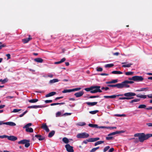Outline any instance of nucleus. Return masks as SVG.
<instances>
[{"instance_id": "nucleus-1", "label": "nucleus", "mask_w": 152, "mask_h": 152, "mask_svg": "<svg viewBox=\"0 0 152 152\" xmlns=\"http://www.w3.org/2000/svg\"><path fill=\"white\" fill-rule=\"evenodd\" d=\"M134 136L138 137L139 141L141 142L145 140H147L149 138L152 137V134H145L144 133H136L134 134Z\"/></svg>"}, {"instance_id": "nucleus-2", "label": "nucleus", "mask_w": 152, "mask_h": 152, "mask_svg": "<svg viewBox=\"0 0 152 152\" xmlns=\"http://www.w3.org/2000/svg\"><path fill=\"white\" fill-rule=\"evenodd\" d=\"M136 94L132 92H129L125 93L124 94V96H125V97H120L119 99L120 100L127 99L129 100L132 99L134 98L133 96H135Z\"/></svg>"}, {"instance_id": "nucleus-3", "label": "nucleus", "mask_w": 152, "mask_h": 152, "mask_svg": "<svg viewBox=\"0 0 152 152\" xmlns=\"http://www.w3.org/2000/svg\"><path fill=\"white\" fill-rule=\"evenodd\" d=\"M89 134L86 132L79 133L77 134L76 137L77 138H86L89 137Z\"/></svg>"}, {"instance_id": "nucleus-4", "label": "nucleus", "mask_w": 152, "mask_h": 152, "mask_svg": "<svg viewBox=\"0 0 152 152\" xmlns=\"http://www.w3.org/2000/svg\"><path fill=\"white\" fill-rule=\"evenodd\" d=\"M120 88H123L124 87L129 88L130 87L129 85H128V83L127 80H125L122 82L121 83H119Z\"/></svg>"}, {"instance_id": "nucleus-5", "label": "nucleus", "mask_w": 152, "mask_h": 152, "mask_svg": "<svg viewBox=\"0 0 152 152\" xmlns=\"http://www.w3.org/2000/svg\"><path fill=\"white\" fill-rule=\"evenodd\" d=\"M92 87H95L96 88H94V89H95L93 90H91L90 91V92L91 93H97L98 92H102V91L100 89V86H92Z\"/></svg>"}, {"instance_id": "nucleus-6", "label": "nucleus", "mask_w": 152, "mask_h": 152, "mask_svg": "<svg viewBox=\"0 0 152 152\" xmlns=\"http://www.w3.org/2000/svg\"><path fill=\"white\" fill-rule=\"evenodd\" d=\"M2 124H6L7 125L12 126H15L16 125V124L13 122H4L2 121H0V125Z\"/></svg>"}, {"instance_id": "nucleus-7", "label": "nucleus", "mask_w": 152, "mask_h": 152, "mask_svg": "<svg viewBox=\"0 0 152 152\" xmlns=\"http://www.w3.org/2000/svg\"><path fill=\"white\" fill-rule=\"evenodd\" d=\"M65 148L66 151L68 152H74L73 147L71 146L69 144H67L65 145Z\"/></svg>"}, {"instance_id": "nucleus-8", "label": "nucleus", "mask_w": 152, "mask_h": 152, "mask_svg": "<svg viewBox=\"0 0 152 152\" xmlns=\"http://www.w3.org/2000/svg\"><path fill=\"white\" fill-rule=\"evenodd\" d=\"M134 81H142L144 78L141 76H134Z\"/></svg>"}, {"instance_id": "nucleus-9", "label": "nucleus", "mask_w": 152, "mask_h": 152, "mask_svg": "<svg viewBox=\"0 0 152 152\" xmlns=\"http://www.w3.org/2000/svg\"><path fill=\"white\" fill-rule=\"evenodd\" d=\"M41 128L45 130L47 132H49L50 130L46 123H43L41 126Z\"/></svg>"}, {"instance_id": "nucleus-10", "label": "nucleus", "mask_w": 152, "mask_h": 152, "mask_svg": "<svg viewBox=\"0 0 152 152\" xmlns=\"http://www.w3.org/2000/svg\"><path fill=\"white\" fill-rule=\"evenodd\" d=\"M88 125L89 126L92 128H95L99 129H104V128H105L104 126H99L97 124H89Z\"/></svg>"}, {"instance_id": "nucleus-11", "label": "nucleus", "mask_w": 152, "mask_h": 152, "mask_svg": "<svg viewBox=\"0 0 152 152\" xmlns=\"http://www.w3.org/2000/svg\"><path fill=\"white\" fill-rule=\"evenodd\" d=\"M124 131L123 130L120 131H117L109 134H108V136H112L118 134L124 133Z\"/></svg>"}, {"instance_id": "nucleus-12", "label": "nucleus", "mask_w": 152, "mask_h": 152, "mask_svg": "<svg viewBox=\"0 0 152 152\" xmlns=\"http://www.w3.org/2000/svg\"><path fill=\"white\" fill-rule=\"evenodd\" d=\"M7 139L9 140L12 141H15L17 140V137L14 136H8Z\"/></svg>"}, {"instance_id": "nucleus-13", "label": "nucleus", "mask_w": 152, "mask_h": 152, "mask_svg": "<svg viewBox=\"0 0 152 152\" xmlns=\"http://www.w3.org/2000/svg\"><path fill=\"white\" fill-rule=\"evenodd\" d=\"M45 107H46V106H44L41 105H33L28 106V108H41Z\"/></svg>"}, {"instance_id": "nucleus-14", "label": "nucleus", "mask_w": 152, "mask_h": 152, "mask_svg": "<svg viewBox=\"0 0 152 152\" xmlns=\"http://www.w3.org/2000/svg\"><path fill=\"white\" fill-rule=\"evenodd\" d=\"M84 94L83 91H80L75 94L74 95L77 97H79L82 96Z\"/></svg>"}, {"instance_id": "nucleus-15", "label": "nucleus", "mask_w": 152, "mask_h": 152, "mask_svg": "<svg viewBox=\"0 0 152 152\" xmlns=\"http://www.w3.org/2000/svg\"><path fill=\"white\" fill-rule=\"evenodd\" d=\"M118 82V79H115V80H113L110 81H107L106 82V83L107 84L115 83H117Z\"/></svg>"}, {"instance_id": "nucleus-16", "label": "nucleus", "mask_w": 152, "mask_h": 152, "mask_svg": "<svg viewBox=\"0 0 152 152\" xmlns=\"http://www.w3.org/2000/svg\"><path fill=\"white\" fill-rule=\"evenodd\" d=\"M56 94V92L54 91L51 92L45 95V97H48L54 95Z\"/></svg>"}, {"instance_id": "nucleus-17", "label": "nucleus", "mask_w": 152, "mask_h": 152, "mask_svg": "<svg viewBox=\"0 0 152 152\" xmlns=\"http://www.w3.org/2000/svg\"><path fill=\"white\" fill-rule=\"evenodd\" d=\"M86 104L88 106H93L96 105L97 103V102H86Z\"/></svg>"}, {"instance_id": "nucleus-18", "label": "nucleus", "mask_w": 152, "mask_h": 152, "mask_svg": "<svg viewBox=\"0 0 152 152\" xmlns=\"http://www.w3.org/2000/svg\"><path fill=\"white\" fill-rule=\"evenodd\" d=\"M107 86L110 87H116L118 88H120L119 83L115 85L109 84L107 85Z\"/></svg>"}, {"instance_id": "nucleus-19", "label": "nucleus", "mask_w": 152, "mask_h": 152, "mask_svg": "<svg viewBox=\"0 0 152 152\" xmlns=\"http://www.w3.org/2000/svg\"><path fill=\"white\" fill-rule=\"evenodd\" d=\"M27 142H30V140H23L18 142L19 144H25Z\"/></svg>"}, {"instance_id": "nucleus-20", "label": "nucleus", "mask_w": 152, "mask_h": 152, "mask_svg": "<svg viewBox=\"0 0 152 152\" xmlns=\"http://www.w3.org/2000/svg\"><path fill=\"white\" fill-rule=\"evenodd\" d=\"M100 138L99 137L95 138H91L89 139V142H94L99 140Z\"/></svg>"}, {"instance_id": "nucleus-21", "label": "nucleus", "mask_w": 152, "mask_h": 152, "mask_svg": "<svg viewBox=\"0 0 152 152\" xmlns=\"http://www.w3.org/2000/svg\"><path fill=\"white\" fill-rule=\"evenodd\" d=\"M43 59L40 58H37L34 59V61L38 63H42Z\"/></svg>"}, {"instance_id": "nucleus-22", "label": "nucleus", "mask_w": 152, "mask_h": 152, "mask_svg": "<svg viewBox=\"0 0 152 152\" xmlns=\"http://www.w3.org/2000/svg\"><path fill=\"white\" fill-rule=\"evenodd\" d=\"M32 39V38L30 37L22 39V41L24 43H27L29 41Z\"/></svg>"}, {"instance_id": "nucleus-23", "label": "nucleus", "mask_w": 152, "mask_h": 152, "mask_svg": "<svg viewBox=\"0 0 152 152\" xmlns=\"http://www.w3.org/2000/svg\"><path fill=\"white\" fill-rule=\"evenodd\" d=\"M66 60V58H63L60 61H59L56 62L54 63L55 64H61L62 62H64Z\"/></svg>"}, {"instance_id": "nucleus-24", "label": "nucleus", "mask_w": 152, "mask_h": 152, "mask_svg": "<svg viewBox=\"0 0 152 152\" xmlns=\"http://www.w3.org/2000/svg\"><path fill=\"white\" fill-rule=\"evenodd\" d=\"M55 133V131L54 130L51 131L50 132L48 135V137H51L53 136Z\"/></svg>"}, {"instance_id": "nucleus-25", "label": "nucleus", "mask_w": 152, "mask_h": 152, "mask_svg": "<svg viewBox=\"0 0 152 152\" xmlns=\"http://www.w3.org/2000/svg\"><path fill=\"white\" fill-rule=\"evenodd\" d=\"M113 74H121L123 73L122 72L120 71H113L111 72Z\"/></svg>"}, {"instance_id": "nucleus-26", "label": "nucleus", "mask_w": 152, "mask_h": 152, "mask_svg": "<svg viewBox=\"0 0 152 152\" xmlns=\"http://www.w3.org/2000/svg\"><path fill=\"white\" fill-rule=\"evenodd\" d=\"M104 97L105 98H116V96L115 95L110 96H104Z\"/></svg>"}, {"instance_id": "nucleus-27", "label": "nucleus", "mask_w": 152, "mask_h": 152, "mask_svg": "<svg viewBox=\"0 0 152 152\" xmlns=\"http://www.w3.org/2000/svg\"><path fill=\"white\" fill-rule=\"evenodd\" d=\"M58 81H59V80L58 79H54L53 80H50L49 81V83H53Z\"/></svg>"}, {"instance_id": "nucleus-28", "label": "nucleus", "mask_w": 152, "mask_h": 152, "mask_svg": "<svg viewBox=\"0 0 152 152\" xmlns=\"http://www.w3.org/2000/svg\"><path fill=\"white\" fill-rule=\"evenodd\" d=\"M72 89H64L62 91V93H65L68 92H72Z\"/></svg>"}, {"instance_id": "nucleus-29", "label": "nucleus", "mask_w": 152, "mask_h": 152, "mask_svg": "<svg viewBox=\"0 0 152 152\" xmlns=\"http://www.w3.org/2000/svg\"><path fill=\"white\" fill-rule=\"evenodd\" d=\"M26 131L27 132L31 133L33 132V129L31 128H28L26 129Z\"/></svg>"}, {"instance_id": "nucleus-30", "label": "nucleus", "mask_w": 152, "mask_h": 152, "mask_svg": "<svg viewBox=\"0 0 152 152\" xmlns=\"http://www.w3.org/2000/svg\"><path fill=\"white\" fill-rule=\"evenodd\" d=\"M96 88L95 87H92V86L90 88H85V90L87 91H88L91 90H92L94 89V88Z\"/></svg>"}, {"instance_id": "nucleus-31", "label": "nucleus", "mask_w": 152, "mask_h": 152, "mask_svg": "<svg viewBox=\"0 0 152 152\" xmlns=\"http://www.w3.org/2000/svg\"><path fill=\"white\" fill-rule=\"evenodd\" d=\"M38 101V99H30L29 100V102L30 103H35L37 102Z\"/></svg>"}, {"instance_id": "nucleus-32", "label": "nucleus", "mask_w": 152, "mask_h": 152, "mask_svg": "<svg viewBox=\"0 0 152 152\" xmlns=\"http://www.w3.org/2000/svg\"><path fill=\"white\" fill-rule=\"evenodd\" d=\"M62 140L65 143L67 144L68 143L69 140L66 137H64L62 139Z\"/></svg>"}, {"instance_id": "nucleus-33", "label": "nucleus", "mask_w": 152, "mask_h": 152, "mask_svg": "<svg viewBox=\"0 0 152 152\" xmlns=\"http://www.w3.org/2000/svg\"><path fill=\"white\" fill-rule=\"evenodd\" d=\"M132 65V63H129L127 64H124L122 66V67H129Z\"/></svg>"}, {"instance_id": "nucleus-34", "label": "nucleus", "mask_w": 152, "mask_h": 152, "mask_svg": "<svg viewBox=\"0 0 152 152\" xmlns=\"http://www.w3.org/2000/svg\"><path fill=\"white\" fill-rule=\"evenodd\" d=\"M114 65L113 64H106L105 65V68H110L114 66Z\"/></svg>"}, {"instance_id": "nucleus-35", "label": "nucleus", "mask_w": 152, "mask_h": 152, "mask_svg": "<svg viewBox=\"0 0 152 152\" xmlns=\"http://www.w3.org/2000/svg\"><path fill=\"white\" fill-rule=\"evenodd\" d=\"M140 100V99H133L129 102V103H133L134 102H135L139 101Z\"/></svg>"}, {"instance_id": "nucleus-36", "label": "nucleus", "mask_w": 152, "mask_h": 152, "mask_svg": "<svg viewBox=\"0 0 152 152\" xmlns=\"http://www.w3.org/2000/svg\"><path fill=\"white\" fill-rule=\"evenodd\" d=\"M146 106L145 105L142 104L140 105L138 107V108L139 109H142V108H145Z\"/></svg>"}, {"instance_id": "nucleus-37", "label": "nucleus", "mask_w": 152, "mask_h": 152, "mask_svg": "<svg viewBox=\"0 0 152 152\" xmlns=\"http://www.w3.org/2000/svg\"><path fill=\"white\" fill-rule=\"evenodd\" d=\"M104 142V141H98L95 143V146H96L98 145L102 144Z\"/></svg>"}, {"instance_id": "nucleus-38", "label": "nucleus", "mask_w": 152, "mask_h": 152, "mask_svg": "<svg viewBox=\"0 0 152 152\" xmlns=\"http://www.w3.org/2000/svg\"><path fill=\"white\" fill-rule=\"evenodd\" d=\"M32 125V124L31 123H29L27 124H26V125H25L23 127V128H29V127L31 126Z\"/></svg>"}, {"instance_id": "nucleus-39", "label": "nucleus", "mask_w": 152, "mask_h": 152, "mask_svg": "<svg viewBox=\"0 0 152 152\" xmlns=\"http://www.w3.org/2000/svg\"><path fill=\"white\" fill-rule=\"evenodd\" d=\"M99 112L98 110H95L92 111H90L89 112L90 113L92 114H94L98 113Z\"/></svg>"}, {"instance_id": "nucleus-40", "label": "nucleus", "mask_w": 152, "mask_h": 152, "mask_svg": "<svg viewBox=\"0 0 152 152\" xmlns=\"http://www.w3.org/2000/svg\"><path fill=\"white\" fill-rule=\"evenodd\" d=\"M133 72H126L125 73V74L127 75H132L133 74Z\"/></svg>"}, {"instance_id": "nucleus-41", "label": "nucleus", "mask_w": 152, "mask_h": 152, "mask_svg": "<svg viewBox=\"0 0 152 152\" xmlns=\"http://www.w3.org/2000/svg\"><path fill=\"white\" fill-rule=\"evenodd\" d=\"M113 137L112 136H108L106 137V139L107 140H110L113 139Z\"/></svg>"}, {"instance_id": "nucleus-42", "label": "nucleus", "mask_w": 152, "mask_h": 152, "mask_svg": "<svg viewBox=\"0 0 152 152\" xmlns=\"http://www.w3.org/2000/svg\"><path fill=\"white\" fill-rule=\"evenodd\" d=\"M99 147H97L96 148H94L92 149L90 151V152H94L96 151L99 148Z\"/></svg>"}, {"instance_id": "nucleus-43", "label": "nucleus", "mask_w": 152, "mask_h": 152, "mask_svg": "<svg viewBox=\"0 0 152 152\" xmlns=\"http://www.w3.org/2000/svg\"><path fill=\"white\" fill-rule=\"evenodd\" d=\"M110 148V147L109 146L105 147L103 151L104 152H105L107 151Z\"/></svg>"}, {"instance_id": "nucleus-44", "label": "nucleus", "mask_w": 152, "mask_h": 152, "mask_svg": "<svg viewBox=\"0 0 152 152\" xmlns=\"http://www.w3.org/2000/svg\"><path fill=\"white\" fill-rule=\"evenodd\" d=\"M96 70L97 72H102L103 70V69L101 67H97Z\"/></svg>"}, {"instance_id": "nucleus-45", "label": "nucleus", "mask_w": 152, "mask_h": 152, "mask_svg": "<svg viewBox=\"0 0 152 152\" xmlns=\"http://www.w3.org/2000/svg\"><path fill=\"white\" fill-rule=\"evenodd\" d=\"M104 127H105V128H104H104H106V129H115L116 128V127H106V126H104Z\"/></svg>"}, {"instance_id": "nucleus-46", "label": "nucleus", "mask_w": 152, "mask_h": 152, "mask_svg": "<svg viewBox=\"0 0 152 152\" xmlns=\"http://www.w3.org/2000/svg\"><path fill=\"white\" fill-rule=\"evenodd\" d=\"M21 109H14L13 111H12V112H13V113H17V112H18L20 111H21Z\"/></svg>"}, {"instance_id": "nucleus-47", "label": "nucleus", "mask_w": 152, "mask_h": 152, "mask_svg": "<svg viewBox=\"0 0 152 152\" xmlns=\"http://www.w3.org/2000/svg\"><path fill=\"white\" fill-rule=\"evenodd\" d=\"M99 97V96L97 95V96H89V97H88V99H91L93 98H98Z\"/></svg>"}, {"instance_id": "nucleus-48", "label": "nucleus", "mask_w": 152, "mask_h": 152, "mask_svg": "<svg viewBox=\"0 0 152 152\" xmlns=\"http://www.w3.org/2000/svg\"><path fill=\"white\" fill-rule=\"evenodd\" d=\"M29 142H27L26 143H25V146L26 148H28L30 145Z\"/></svg>"}, {"instance_id": "nucleus-49", "label": "nucleus", "mask_w": 152, "mask_h": 152, "mask_svg": "<svg viewBox=\"0 0 152 152\" xmlns=\"http://www.w3.org/2000/svg\"><path fill=\"white\" fill-rule=\"evenodd\" d=\"M28 112V111L27 110H26L25 112H24L22 114H20L19 115V117H23L25 114H26Z\"/></svg>"}, {"instance_id": "nucleus-50", "label": "nucleus", "mask_w": 152, "mask_h": 152, "mask_svg": "<svg viewBox=\"0 0 152 152\" xmlns=\"http://www.w3.org/2000/svg\"><path fill=\"white\" fill-rule=\"evenodd\" d=\"M45 139V137H44L40 135V137L39 138H38V140H44Z\"/></svg>"}, {"instance_id": "nucleus-51", "label": "nucleus", "mask_w": 152, "mask_h": 152, "mask_svg": "<svg viewBox=\"0 0 152 152\" xmlns=\"http://www.w3.org/2000/svg\"><path fill=\"white\" fill-rule=\"evenodd\" d=\"M8 81V79L7 78H5L3 80L2 84H4Z\"/></svg>"}, {"instance_id": "nucleus-52", "label": "nucleus", "mask_w": 152, "mask_h": 152, "mask_svg": "<svg viewBox=\"0 0 152 152\" xmlns=\"http://www.w3.org/2000/svg\"><path fill=\"white\" fill-rule=\"evenodd\" d=\"M7 135H0V138H7Z\"/></svg>"}, {"instance_id": "nucleus-53", "label": "nucleus", "mask_w": 152, "mask_h": 152, "mask_svg": "<svg viewBox=\"0 0 152 152\" xmlns=\"http://www.w3.org/2000/svg\"><path fill=\"white\" fill-rule=\"evenodd\" d=\"M80 126H83L86 125V123L85 122H80L78 124Z\"/></svg>"}, {"instance_id": "nucleus-54", "label": "nucleus", "mask_w": 152, "mask_h": 152, "mask_svg": "<svg viewBox=\"0 0 152 152\" xmlns=\"http://www.w3.org/2000/svg\"><path fill=\"white\" fill-rule=\"evenodd\" d=\"M81 89L80 88H74L72 89L73 91H77L80 90Z\"/></svg>"}, {"instance_id": "nucleus-55", "label": "nucleus", "mask_w": 152, "mask_h": 152, "mask_svg": "<svg viewBox=\"0 0 152 152\" xmlns=\"http://www.w3.org/2000/svg\"><path fill=\"white\" fill-rule=\"evenodd\" d=\"M115 116L118 117H122L125 116V114H115Z\"/></svg>"}, {"instance_id": "nucleus-56", "label": "nucleus", "mask_w": 152, "mask_h": 152, "mask_svg": "<svg viewBox=\"0 0 152 152\" xmlns=\"http://www.w3.org/2000/svg\"><path fill=\"white\" fill-rule=\"evenodd\" d=\"M61 115V113L60 112H58L56 113V117L60 116Z\"/></svg>"}, {"instance_id": "nucleus-57", "label": "nucleus", "mask_w": 152, "mask_h": 152, "mask_svg": "<svg viewBox=\"0 0 152 152\" xmlns=\"http://www.w3.org/2000/svg\"><path fill=\"white\" fill-rule=\"evenodd\" d=\"M52 102L53 101L52 100H46L45 101V102L46 103H50Z\"/></svg>"}, {"instance_id": "nucleus-58", "label": "nucleus", "mask_w": 152, "mask_h": 152, "mask_svg": "<svg viewBox=\"0 0 152 152\" xmlns=\"http://www.w3.org/2000/svg\"><path fill=\"white\" fill-rule=\"evenodd\" d=\"M101 89H102V90L105 89V91H107L108 90H109V88L108 87H102L101 88Z\"/></svg>"}, {"instance_id": "nucleus-59", "label": "nucleus", "mask_w": 152, "mask_h": 152, "mask_svg": "<svg viewBox=\"0 0 152 152\" xmlns=\"http://www.w3.org/2000/svg\"><path fill=\"white\" fill-rule=\"evenodd\" d=\"M146 125L149 127H152V123H147Z\"/></svg>"}, {"instance_id": "nucleus-60", "label": "nucleus", "mask_w": 152, "mask_h": 152, "mask_svg": "<svg viewBox=\"0 0 152 152\" xmlns=\"http://www.w3.org/2000/svg\"><path fill=\"white\" fill-rule=\"evenodd\" d=\"M89 139L86 140H84L83 142V143H85V144H86L88 142H89Z\"/></svg>"}, {"instance_id": "nucleus-61", "label": "nucleus", "mask_w": 152, "mask_h": 152, "mask_svg": "<svg viewBox=\"0 0 152 152\" xmlns=\"http://www.w3.org/2000/svg\"><path fill=\"white\" fill-rule=\"evenodd\" d=\"M6 46L5 44H3L0 45V50L2 48L5 47Z\"/></svg>"}, {"instance_id": "nucleus-62", "label": "nucleus", "mask_w": 152, "mask_h": 152, "mask_svg": "<svg viewBox=\"0 0 152 152\" xmlns=\"http://www.w3.org/2000/svg\"><path fill=\"white\" fill-rule=\"evenodd\" d=\"M63 98V96H61V97H56L55 99V100H56L58 99H62Z\"/></svg>"}, {"instance_id": "nucleus-63", "label": "nucleus", "mask_w": 152, "mask_h": 152, "mask_svg": "<svg viewBox=\"0 0 152 152\" xmlns=\"http://www.w3.org/2000/svg\"><path fill=\"white\" fill-rule=\"evenodd\" d=\"M6 56L7 57V59H10V58H11L10 55V54H7L6 55Z\"/></svg>"}, {"instance_id": "nucleus-64", "label": "nucleus", "mask_w": 152, "mask_h": 152, "mask_svg": "<svg viewBox=\"0 0 152 152\" xmlns=\"http://www.w3.org/2000/svg\"><path fill=\"white\" fill-rule=\"evenodd\" d=\"M114 151V149L112 148H111L108 151V152H113Z\"/></svg>"}]
</instances>
